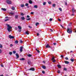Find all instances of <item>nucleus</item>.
<instances>
[{"mask_svg": "<svg viewBox=\"0 0 76 76\" xmlns=\"http://www.w3.org/2000/svg\"><path fill=\"white\" fill-rule=\"evenodd\" d=\"M67 32H68V33H69V34H71L72 33V30H71V29H70V28L69 29V27H68L67 28Z\"/></svg>", "mask_w": 76, "mask_h": 76, "instance_id": "f257e3e1", "label": "nucleus"}, {"mask_svg": "<svg viewBox=\"0 0 76 76\" xmlns=\"http://www.w3.org/2000/svg\"><path fill=\"white\" fill-rule=\"evenodd\" d=\"M7 26H8V28H7V30L8 31L10 32V29L12 28V27L10 26V25L9 24H7Z\"/></svg>", "mask_w": 76, "mask_h": 76, "instance_id": "f03ea898", "label": "nucleus"}, {"mask_svg": "<svg viewBox=\"0 0 76 76\" xmlns=\"http://www.w3.org/2000/svg\"><path fill=\"white\" fill-rule=\"evenodd\" d=\"M6 3H7L8 4H12V1L10 0H7L6 1Z\"/></svg>", "mask_w": 76, "mask_h": 76, "instance_id": "7ed1b4c3", "label": "nucleus"}, {"mask_svg": "<svg viewBox=\"0 0 76 76\" xmlns=\"http://www.w3.org/2000/svg\"><path fill=\"white\" fill-rule=\"evenodd\" d=\"M9 38H10V39H13L15 38V37L14 36H12L10 35H9Z\"/></svg>", "mask_w": 76, "mask_h": 76, "instance_id": "20e7f679", "label": "nucleus"}, {"mask_svg": "<svg viewBox=\"0 0 76 76\" xmlns=\"http://www.w3.org/2000/svg\"><path fill=\"white\" fill-rule=\"evenodd\" d=\"M17 58H16V59H18V58H19V55L18 53H16L15 54Z\"/></svg>", "mask_w": 76, "mask_h": 76, "instance_id": "39448f33", "label": "nucleus"}, {"mask_svg": "<svg viewBox=\"0 0 76 76\" xmlns=\"http://www.w3.org/2000/svg\"><path fill=\"white\" fill-rule=\"evenodd\" d=\"M20 52H22V51H23V47H20Z\"/></svg>", "mask_w": 76, "mask_h": 76, "instance_id": "423d86ee", "label": "nucleus"}, {"mask_svg": "<svg viewBox=\"0 0 76 76\" xmlns=\"http://www.w3.org/2000/svg\"><path fill=\"white\" fill-rule=\"evenodd\" d=\"M64 63L65 64H69V62L67 61H65Z\"/></svg>", "mask_w": 76, "mask_h": 76, "instance_id": "0eeeda50", "label": "nucleus"}, {"mask_svg": "<svg viewBox=\"0 0 76 76\" xmlns=\"http://www.w3.org/2000/svg\"><path fill=\"white\" fill-rule=\"evenodd\" d=\"M29 70H32V71H34V70H35V69H34V68L31 67L29 69Z\"/></svg>", "mask_w": 76, "mask_h": 76, "instance_id": "6e6552de", "label": "nucleus"}, {"mask_svg": "<svg viewBox=\"0 0 76 76\" xmlns=\"http://www.w3.org/2000/svg\"><path fill=\"white\" fill-rule=\"evenodd\" d=\"M72 11L73 13H74L75 12V9H74V8H72Z\"/></svg>", "mask_w": 76, "mask_h": 76, "instance_id": "1a4fd4ad", "label": "nucleus"}, {"mask_svg": "<svg viewBox=\"0 0 76 76\" xmlns=\"http://www.w3.org/2000/svg\"><path fill=\"white\" fill-rule=\"evenodd\" d=\"M46 48H50V47L49 45L47 44V45L46 46Z\"/></svg>", "mask_w": 76, "mask_h": 76, "instance_id": "9d476101", "label": "nucleus"}, {"mask_svg": "<svg viewBox=\"0 0 76 76\" xmlns=\"http://www.w3.org/2000/svg\"><path fill=\"white\" fill-rule=\"evenodd\" d=\"M1 9L2 10H3L4 11H6L7 10L5 8H1Z\"/></svg>", "mask_w": 76, "mask_h": 76, "instance_id": "9b49d317", "label": "nucleus"}, {"mask_svg": "<svg viewBox=\"0 0 76 76\" xmlns=\"http://www.w3.org/2000/svg\"><path fill=\"white\" fill-rule=\"evenodd\" d=\"M18 15H16L15 16V19H18Z\"/></svg>", "mask_w": 76, "mask_h": 76, "instance_id": "f8f14e48", "label": "nucleus"}, {"mask_svg": "<svg viewBox=\"0 0 76 76\" xmlns=\"http://www.w3.org/2000/svg\"><path fill=\"white\" fill-rule=\"evenodd\" d=\"M29 2L30 4H32V1L31 0H29Z\"/></svg>", "mask_w": 76, "mask_h": 76, "instance_id": "ddd939ff", "label": "nucleus"}, {"mask_svg": "<svg viewBox=\"0 0 76 76\" xmlns=\"http://www.w3.org/2000/svg\"><path fill=\"white\" fill-rule=\"evenodd\" d=\"M9 14L11 15H14V14L13 12H11L9 13Z\"/></svg>", "mask_w": 76, "mask_h": 76, "instance_id": "4468645a", "label": "nucleus"}, {"mask_svg": "<svg viewBox=\"0 0 76 76\" xmlns=\"http://www.w3.org/2000/svg\"><path fill=\"white\" fill-rule=\"evenodd\" d=\"M18 28L19 29H22V27L20 26H18Z\"/></svg>", "mask_w": 76, "mask_h": 76, "instance_id": "2eb2a0df", "label": "nucleus"}, {"mask_svg": "<svg viewBox=\"0 0 76 76\" xmlns=\"http://www.w3.org/2000/svg\"><path fill=\"white\" fill-rule=\"evenodd\" d=\"M42 68L44 69H46V67H45V66H42Z\"/></svg>", "mask_w": 76, "mask_h": 76, "instance_id": "dca6fc26", "label": "nucleus"}, {"mask_svg": "<svg viewBox=\"0 0 76 76\" xmlns=\"http://www.w3.org/2000/svg\"><path fill=\"white\" fill-rule=\"evenodd\" d=\"M21 19L22 20H25V17H21Z\"/></svg>", "mask_w": 76, "mask_h": 76, "instance_id": "f3484780", "label": "nucleus"}, {"mask_svg": "<svg viewBox=\"0 0 76 76\" xmlns=\"http://www.w3.org/2000/svg\"><path fill=\"white\" fill-rule=\"evenodd\" d=\"M28 64H32V63H31V61H28Z\"/></svg>", "mask_w": 76, "mask_h": 76, "instance_id": "a211bd4d", "label": "nucleus"}, {"mask_svg": "<svg viewBox=\"0 0 76 76\" xmlns=\"http://www.w3.org/2000/svg\"><path fill=\"white\" fill-rule=\"evenodd\" d=\"M20 6L21 7H23L25 6V5H24L23 4H22Z\"/></svg>", "mask_w": 76, "mask_h": 76, "instance_id": "6ab92c4d", "label": "nucleus"}, {"mask_svg": "<svg viewBox=\"0 0 76 76\" xmlns=\"http://www.w3.org/2000/svg\"><path fill=\"white\" fill-rule=\"evenodd\" d=\"M26 34H27V35H29V33L28 32V31H27L26 32Z\"/></svg>", "mask_w": 76, "mask_h": 76, "instance_id": "aec40b11", "label": "nucleus"}, {"mask_svg": "<svg viewBox=\"0 0 76 76\" xmlns=\"http://www.w3.org/2000/svg\"><path fill=\"white\" fill-rule=\"evenodd\" d=\"M34 8H38V6L37 5H34Z\"/></svg>", "mask_w": 76, "mask_h": 76, "instance_id": "412c9836", "label": "nucleus"}, {"mask_svg": "<svg viewBox=\"0 0 76 76\" xmlns=\"http://www.w3.org/2000/svg\"><path fill=\"white\" fill-rule=\"evenodd\" d=\"M20 60L23 61V60H25V59L23 58H20Z\"/></svg>", "mask_w": 76, "mask_h": 76, "instance_id": "4be33fe9", "label": "nucleus"}, {"mask_svg": "<svg viewBox=\"0 0 76 76\" xmlns=\"http://www.w3.org/2000/svg\"><path fill=\"white\" fill-rule=\"evenodd\" d=\"M52 6L53 7H56V4H53L52 5Z\"/></svg>", "mask_w": 76, "mask_h": 76, "instance_id": "5701e85b", "label": "nucleus"}, {"mask_svg": "<svg viewBox=\"0 0 76 76\" xmlns=\"http://www.w3.org/2000/svg\"><path fill=\"white\" fill-rule=\"evenodd\" d=\"M15 44H18V40H16L15 41Z\"/></svg>", "mask_w": 76, "mask_h": 76, "instance_id": "b1692460", "label": "nucleus"}, {"mask_svg": "<svg viewBox=\"0 0 76 76\" xmlns=\"http://www.w3.org/2000/svg\"><path fill=\"white\" fill-rule=\"evenodd\" d=\"M57 66L58 67V68H61V66H60V65H57Z\"/></svg>", "mask_w": 76, "mask_h": 76, "instance_id": "393cba45", "label": "nucleus"}, {"mask_svg": "<svg viewBox=\"0 0 76 76\" xmlns=\"http://www.w3.org/2000/svg\"><path fill=\"white\" fill-rule=\"evenodd\" d=\"M12 9L13 10H14L15 9V7H12Z\"/></svg>", "mask_w": 76, "mask_h": 76, "instance_id": "a878e982", "label": "nucleus"}, {"mask_svg": "<svg viewBox=\"0 0 76 76\" xmlns=\"http://www.w3.org/2000/svg\"><path fill=\"white\" fill-rule=\"evenodd\" d=\"M28 57H31L32 56V55H31V54H28Z\"/></svg>", "mask_w": 76, "mask_h": 76, "instance_id": "bb28decb", "label": "nucleus"}, {"mask_svg": "<svg viewBox=\"0 0 76 76\" xmlns=\"http://www.w3.org/2000/svg\"><path fill=\"white\" fill-rule=\"evenodd\" d=\"M70 60L72 61V62H73V61H74V60L73 59H71Z\"/></svg>", "mask_w": 76, "mask_h": 76, "instance_id": "cd10ccee", "label": "nucleus"}, {"mask_svg": "<svg viewBox=\"0 0 76 76\" xmlns=\"http://www.w3.org/2000/svg\"><path fill=\"white\" fill-rule=\"evenodd\" d=\"M46 4V2H44L43 3V5L45 6Z\"/></svg>", "mask_w": 76, "mask_h": 76, "instance_id": "c85d7f7f", "label": "nucleus"}, {"mask_svg": "<svg viewBox=\"0 0 76 76\" xmlns=\"http://www.w3.org/2000/svg\"><path fill=\"white\" fill-rule=\"evenodd\" d=\"M28 5H29V4L28 3H26L25 5V6H28Z\"/></svg>", "mask_w": 76, "mask_h": 76, "instance_id": "c756f323", "label": "nucleus"}, {"mask_svg": "<svg viewBox=\"0 0 76 76\" xmlns=\"http://www.w3.org/2000/svg\"><path fill=\"white\" fill-rule=\"evenodd\" d=\"M10 55H12V52H10L9 53Z\"/></svg>", "mask_w": 76, "mask_h": 76, "instance_id": "7c9ffc66", "label": "nucleus"}, {"mask_svg": "<svg viewBox=\"0 0 76 76\" xmlns=\"http://www.w3.org/2000/svg\"><path fill=\"white\" fill-rule=\"evenodd\" d=\"M65 59H66V60H69V58L67 57L65 58Z\"/></svg>", "mask_w": 76, "mask_h": 76, "instance_id": "2f4dec72", "label": "nucleus"}, {"mask_svg": "<svg viewBox=\"0 0 76 76\" xmlns=\"http://www.w3.org/2000/svg\"><path fill=\"white\" fill-rule=\"evenodd\" d=\"M3 47V46L1 44H0V48H2Z\"/></svg>", "mask_w": 76, "mask_h": 76, "instance_id": "473e14b6", "label": "nucleus"}, {"mask_svg": "<svg viewBox=\"0 0 76 76\" xmlns=\"http://www.w3.org/2000/svg\"><path fill=\"white\" fill-rule=\"evenodd\" d=\"M39 23H36V26H37V25H39Z\"/></svg>", "mask_w": 76, "mask_h": 76, "instance_id": "72a5a7b5", "label": "nucleus"}, {"mask_svg": "<svg viewBox=\"0 0 76 76\" xmlns=\"http://www.w3.org/2000/svg\"><path fill=\"white\" fill-rule=\"evenodd\" d=\"M59 10L61 11V12H62V9L61 8H59Z\"/></svg>", "mask_w": 76, "mask_h": 76, "instance_id": "f704fd0d", "label": "nucleus"}, {"mask_svg": "<svg viewBox=\"0 0 76 76\" xmlns=\"http://www.w3.org/2000/svg\"><path fill=\"white\" fill-rule=\"evenodd\" d=\"M18 32H21V29L18 30Z\"/></svg>", "mask_w": 76, "mask_h": 76, "instance_id": "c9c22d12", "label": "nucleus"}, {"mask_svg": "<svg viewBox=\"0 0 76 76\" xmlns=\"http://www.w3.org/2000/svg\"><path fill=\"white\" fill-rule=\"evenodd\" d=\"M48 4H51V1H49L48 2Z\"/></svg>", "mask_w": 76, "mask_h": 76, "instance_id": "e433bc0d", "label": "nucleus"}, {"mask_svg": "<svg viewBox=\"0 0 76 76\" xmlns=\"http://www.w3.org/2000/svg\"><path fill=\"white\" fill-rule=\"evenodd\" d=\"M9 20V19H7L5 20L4 21L6 22V21H7V20Z\"/></svg>", "mask_w": 76, "mask_h": 76, "instance_id": "4c0bfd02", "label": "nucleus"}, {"mask_svg": "<svg viewBox=\"0 0 76 76\" xmlns=\"http://www.w3.org/2000/svg\"><path fill=\"white\" fill-rule=\"evenodd\" d=\"M54 58H55L54 57H53V58L51 59L52 60H54Z\"/></svg>", "mask_w": 76, "mask_h": 76, "instance_id": "58836bf2", "label": "nucleus"}, {"mask_svg": "<svg viewBox=\"0 0 76 76\" xmlns=\"http://www.w3.org/2000/svg\"><path fill=\"white\" fill-rule=\"evenodd\" d=\"M13 54H16V51H13Z\"/></svg>", "mask_w": 76, "mask_h": 76, "instance_id": "ea45409f", "label": "nucleus"}, {"mask_svg": "<svg viewBox=\"0 0 76 76\" xmlns=\"http://www.w3.org/2000/svg\"><path fill=\"white\" fill-rule=\"evenodd\" d=\"M21 16H23V15H24V14H23V13H21Z\"/></svg>", "mask_w": 76, "mask_h": 76, "instance_id": "a19ab883", "label": "nucleus"}, {"mask_svg": "<svg viewBox=\"0 0 76 76\" xmlns=\"http://www.w3.org/2000/svg\"><path fill=\"white\" fill-rule=\"evenodd\" d=\"M31 19V18H28L27 19V20H29Z\"/></svg>", "mask_w": 76, "mask_h": 76, "instance_id": "79ce46f5", "label": "nucleus"}, {"mask_svg": "<svg viewBox=\"0 0 76 76\" xmlns=\"http://www.w3.org/2000/svg\"><path fill=\"white\" fill-rule=\"evenodd\" d=\"M42 73H43V74H44V73H45V72H44V71H42Z\"/></svg>", "mask_w": 76, "mask_h": 76, "instance_id": "37998d69", "label": "nucleus"}, {"mask_svg": "<svg viewBox=\"0 0 76 76\" xmlns=\"http://www.w3.org/2000/svg\"><path fill=\"white\" fill-rule=\"evenodd\" d=\"M61 57L62 58H63V57H64V56H63V55H61Z\"/></svg>", "mask_w": 76, "mask_h": 76, "instance_id": "c03bdc74", "label": "nucleus"}, {"mask_svg": "<svg viewBox=\"0 0 76 76\" xmlns=\"http://www.w3.org/2000/svg\"><path fill=\"white\" fill-rule=\"evenodd\" d=\"M58 73H60V71L58 70Z\"/></svg>", "mask_w": 76, "mask_h": 76, "instance_id": "a18cd8bd", "label": "nucleus"}, {"mask_svg": "<svg viewBox=\"0 0 76 76\" xmlns=\"http://www.w3.org/2000/svg\"><path fill=\"white\" fill-rule=\"evenodd\" d=\"M49 20L50 21H52V20H53V19H52V18H50Z\"/></svg>", "mask_w": 76, "mask_h": 76, "instance_id": "49530a36", "label": "nucleus"}, {"mask_svg": "<svg viewBox=\"0 0 76 76\" xmlns=\"http://www.w3.org/2000/svg\"><path fill=\"white\" fill-rule=\"evenodd\" d=\"M37 36H39V33H37Z\"/></svg>", "mask_w": 76, "mask_h": 76, "instance_id": "de8ad7c7", "label": "nucleus"}, {"mask_svg": "<svg viewBox=\"0 0 76 76\" xmlns=\"http://www.w3.org/2000/svg\"><path fill=\"white\" fill-rule=\"evenodd\" d=\"M56 44H57V43H53V45H56Z\"/></svg>", "mask_w": 76, "mask_h": 76, "instance_id": "09e8293b", "label": "nucleus"}, {"mask_svg": "<svg viewBox=\"0 0 76 76\" xmlns=\"http://www.w3.org/2000/svg\"><path fill=\"white\" fill-rule=\"evenodd\" d=\"M53 63H54L55 62H56V60L55 59L53 61Z\"/></svg>", "mask_w": 76, "mask_h": 76, "instance_id": "8fccbe9b", "label": "nucleus"}, {"mask_svg": "<svg viewBox=\"0 0 76 76\" xmlns=\"http://www.w3.org/2000/svg\"><path fill=\"white\" fill-rule=\"evenodd\" d=\"M1 67H4L3 65V64H1Z\"/></svg>", "mask_w": 76, "mask_h": 76, "instance_id": "3c124183", "label": "nucleus"}, {"mask_svg": "<svg viewBox=\"0 0 76 76\" xmlns=\"http://www.w3.org/2000/svg\"><path fill=\"white\" fill-rule=\"evenodd\" d=\"M15 30H17V29H18V28H17V27H15Z\"/></svg>", "mask_w": 76, "mask_h": 76, "instance_id": "603ef678", "label": "nucleus"}, {"mask_svg": "<svg viewBox=\"0 0 76 76\" xmlns=\"http://www.w3.org/2000/svg\"><path fill=\"white\" fill-rule=\"evenodd\" d=\"M31 15H33L34 14V12H31Z\"/></svg>", "mask_w": 76, "mask_h": 76, "instance_id": "864d4df0", "label": "nucleus"}, {"mask_svg": "<svg viewBox=\"0 0 76 76\" xmlns=\"http://www.w3.org/2000/svg\"><path fill=\"white\" fill-rule=\"evenodd\" d=\"M64 70H65L66 71L67 70V69H66V68H64Z\"/></svg>", "mask_w": 76, "mask_h": 76, "instance_id": "5fc2aeb1", "label": "nucleus"}, {"mask_svg": "<svg viewBox=\"0 0 76 76\" xmlns=\"http://www.w3.org/2000/svg\"><path fill=\"white\" fill-rule=\"evenodd\" d=\"M13 45L12 44H11L10 45V46L11 47H12V46H13Z\"/></svg>", "mask_w": 76, "mask_h": 76, "instance_id": "6e6d98bb", "label": "nucleus"}, {"mask_svg": "<svg viewBox=\"0 0 76 76\" xmlns=\"http://www.w3.org/2000/svg\"><path fill=\"white\" fill-rule=\"evenodd\" d=\"M71 25H72V23H70L69 24V26H71Z\"/></svg>", "mask_w": 76, "mask_h": 76, "instance_id": "4d7b16f0", "label": "nucleus"}, {"mask_svg": "<svg viewBox=\"0 0 76 76\" xmlns=\"http://www.w3.org/2000/svg\"><path fill=\"white\" fill-rule=\"evenodd\" d=\"M20 42L21 43H22V42H23V41H22V40H20Z\"/></svg>", "mask_w": 76, "mask_h": 76, "instance_id": "13d9d810", "label": "nucleus"}, {"mask_svg": "<svg viewBox=\"0 0 76 76\" xmlns=\"http://www.w3.org/2000/svg\"><path fill=\"white\" fill-rule=\"evenodd\" d=\"M37 53H40V52L39 51V50H38L37 51Z\"/></svg>", "mask_w": 76, "mask_h": 76, "instance_id": "bf43d9fd", "label": "nucleus"}, {"mask_svg": "<svg viewBox=\"0 0 76 76\" xmlns=\"http://www.w3.org/2000/svg\"><path fill=\"white\" fill-rule=\"evenodd\" d=\"M28 27L29 28H32V27L29 26H28Z\"/></svg>", "mask_w": 76, "mask_h": 76, "instance_id": "052dcab7", "label": "nucleus"}, {"mask_svg": "<svg viewBox=\"0 0 76 76\" xmlns=\"http://www.w3.org/2000/svg\"><path fill=\"white\" fill-rule=\"evenodd\" d=\"M27 18H29V15H27Z\"/></svg>", "mask_w": 76, "mask_h": 76, "instance_id": "680f3d73", "label": "nucleus"}, {"mask_svg": "<svg viewBox=\"0 0 76 76\" xmlns=\"http://www.w3.org/2000/svg\"><path fill=\"white\" fill-rule=\"evenodd\" d=\"M43 63H44V64H45V62L44 61H43Z\"/></svg>", "mask_w": 76, "mask_h": 76, "instance_id": "e2e57ef3", "label": "nucleus"}, {"mask_svg": "<svg viewBox=\"0 0 76 76\" xmlns=\"http://www.w3.org/2000/svg\"><path fill=\"white\" fill-rule=\"evenodd\" d=\"M50 31H51V32H53V30H52V29H50Z\"/></svg>", "mask_w": 76, "mask_h": 76, "instance_id": "0e129e2a", "label": "nucleus"}, {"mask_svg": "<svg viewBox=\"0 0 76 76\" xmlns=\"http://www.w3.org/2000/svg\"><path fill=\"white\" fill-rule=\"evenodd\" d=\"M0 53H1V50L0 49Z\"/></svg>", "mask_w": 76, "mask_h": 76, "instance_id": "69168bd1", "label": "nucleus"}, {"mask_svg": "<svg viewBox=\"0 0 76 76\" xmlns=\"http://www.w3.org/2000/svg\"><path fill=\"white\" fill-rule=\"evenodd\" d=\"M61 25V26L63 28H64V27H63V26H62V25Z\"/></svg>", "mask_w": 76, "mask_h": 76, "instance_id": "338daca9", "label": "nucleus"}, {"mask_svg": "<svg viewBox=\"0 0 76 76\" xmlns=\"http://www.w3.org/2000/svg\"><path fill=\"white\" fill-rule=\"evenodd\" d=\"M65 4L66 5H67V2H65Z\"/></svg>", "mask_w": 76, "mask_h": 76, "instance_id": "774afa93", "label": "nucleus"}]
</instances>
